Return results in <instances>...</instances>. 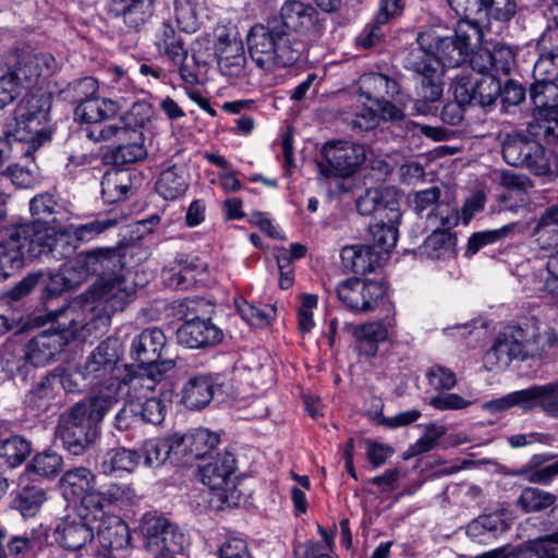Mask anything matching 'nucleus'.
Listing matches in <instances>:
<instances>
[{
    "instance_id": "obj_60",
    "label": "nucleus",
    "mask_w": 558,
    "mask_h": 558,
    "mask_svg": "<svg viewBox=\"0 0 558 558\" xmlns=\"http://www.w3.org/2000/svg\"><path fill=\"white\" fill-rule=\"evenodd\" d=\"M104 500L101 502V514L98 518H104L106 508L112 504H130L132 502L136 494L130 485L113 484L108 487L105 493H101Z\"/></svg>"
},
{
    "instance_id": "obj_6",
    "label": "nucleus",
    "mask_w": 558,
    "mask_h": 558,
    "mask_svg": "<svg viewBox=\"0 0 558 558\" xmlns=\"http://www.w3.org/2000/svg\"><path fill=\"white\" fill-rule=\"evenodd\" d=\"M93 302H86L82 313L83 326L88 332L92 330L104 332L109 326L111 314L124 310L132 300L134 290L120 277L99 279L93 289Z\"/></svg>"
},
{
    "instance_id": "obj_11",
    "label": "nucleus",
    "mask_w": 558,
    "mask_h": 558,
    "mask_svg": "<svg viewBox=\"0 0 558 558\" xmlns=\"http://www.w3.org/2000/svg\"><path fill=\"white\" fill-rule=\"evenodd\" d=\"M365 159L364 145L335 140L323 145L316 165L320 178H348L360 169Z\"/></svg>"
},
{
    "instance_id": "obj_23",
    "label": "nucleus",
    "mask_w": 558,
    "mask_h": 558,
    "mask_svg": "<svg viewBox=\"0 0 558 558\" xmlns=\"http://www.w3.org/2000/svg\"><path fill=\"white\" fill-rule=\"evenodd\" d=\"M166 336L159 328L151 327L144 329L136 336L131 345V355L141 366L153 367L159 365L162 350L166 347Z\"/></svg>"
},
{
    "instance_id": "obj_34",
    "label": "nucleus",
    "mask_w": 558,
    "mask_h": 558,
    "mask_svg": "<svg viewBox=\"0 0 558 558\" xmlns=\"http://www.w3.org/2000/svg\"><path fill=\"white\" fill-rule=\"evenodd\" d=\"M140 465V453L135 449L118 447L108 450L101 461V471L107 475L117 472L132 473Z\"/></svg>"
},
{
    "instance_id": "obj_36",
    "label": "nucleus",
    "mask_w": 558,
    "mask_h": 558,
    "mask_svg": "<svg viewBox=\"0 0 558 558\" xmlns=\"http://www.w3.org/2000/svg\"><path fill=\"white\" fill-rule=\"evenodd\" d=\"M131 189V174L125 170L107 171L101 180V194L107 203L124 199Z\"/></svg>"
},
{
    "instance_id": "obj_48",
    "label": "nucleus",
    "mask_w": 558,
    "mask_h": 558,
    "mask_svg": "<svg viewBox=\"0 0 558 558\" xmlns=\"http://www.w3.org/2000/svg\"><path fill=\"white\" fill-rule=\"evenodd\" d=\"M161 538V544H165V548H161V557L170 556L172 558H177V556L183 555L184 550L190 545L184 533H182L179 527L169 520L168 527L165 529Z\"/></svg>"
},
{
    "instance_id": "obj_52",
    "label": "nucleus",
    "mask_w": 558,
    "mask_h": 558,
    "mask_svg": "<svg viewBox=\"0 0 558 558\" xmlns=\"http://www.w3.org/2000/svg\"><path fill=\"white\" fill-rule=\"evenodd\" d=\"M62 457L56 452L45 451L36 454L28 465V470L43 477L58 474L62 468Z\"/></svg>"
},
{
    "instance_id": "obj_30",
    "label": "nucleus",
    "mask_w": 558,
    "mask_h": 558,
    "mask_svg": "<svg viewBox=\"0 0 558 558\" xmlns=\"http://www.w3.org/2000/svg\"><path fill=\"white\" fill-rule=\"evenodd\" d=\"M216 391V385L209 375L190 378L182 388V403L190 410H201L209 404Z\"/></svg>"
},
{
    "instance_id": "obj_32",
    "label": "nucleus",
    "mask_w": 558,
    "mask_h": 558,
    "mask_svg": "<svg viewBox=\"0 0 558 558\" xmlns=\"http://www.w3.org/2000/svg\"><path fill=\"white\" fill-rule=\"evenodd\" d=\"M168 527V519L159 515L145 514L142 519L140 530L143 536V547L153 557H161L162 533Z\"/></svg>"
},
{
    "instance_id": "obj_59",
    "label": "nucleus",
    "mask_w": 558,
    "mask_h": 558,
    "mask_svg": "<svg viewBox=\"0 0 558 558\" xmlns=\"http://www.w3.org/2000/svg\"><path fill=\"white\" fill-rule=\"evenodd\" d=\"M511 395L514 407H519L523 411H531L535 408L542 409L543 385H534L525 389L513 391Z\"/></svg>"
},
{
    "instance_id": "obj_43",
    "label": "nucleus",
    "mask_w": 558,
    "mask_h": 558,
    "mask_svg": "<svg viewBox=\"0 0 558 558\" xmlns=\"http://www.w3.org/2000/svg\"><path fill=\"white\" fill-rule=\"evenodd\" d=\"M515 228V223H509L498 229L484 230L473 233L469 238L465 254L469 256L476 254L482 247L505 239L511 234Z\"/></svg>"
},
{
    "instance_id": "obj_44",
    "label": "nucleus",
    "mask_w": 558,
    "mask_h": 558,
    "mask_svg": "<svg viewBox=\"0 0 558 558\" xmlns=\"http://www.w3.org/2000/svg\"><path fill=\"white\" fill-rule=\"evenodd\" d=\"M31 451V444L21 436H12L0 441V457L12 468L24 462Z\"/></svg>"
},
{
    "instance_id": "obj_8",
    "label": "nucleus",
    "mask_w": 558,
    "mask_h": 558,
    "mask_svg": "<svg viewBox=\"0 0 558 558\" xmlns=\"http://www.w3.org/2000/svg\"><path fill=\"white\" fill-rule=\"evenodd\" d=\"M4 241L9 262L15 267H23L26 259L49 254L56 257L59 238L53 227L44 222H29L11 229Z\"/></svg>"
},
{
    "instance_id": "obj_64",
    "label": "nucleus",
    "mask_w": 558,
    "mask_h": 558,
    "mask_svg": "<svg viewBox=\"0 0 558 558\" xmlns=\"http://www.w3.org/2000/svg\"><path fill=\"white\" fill-rule=\"evenodd\" d=\"M359 278H349L339 282L336 289L338 300L353 311H356L359 304Z\"/></svg>"
},
{
    "instance_id": "obj_27",
    "label": "nucleus",
    "mask_w": 558,
    "mask_h": 558,
    "mask_svg": "<svg viewBox=\"0 0 558 558\" xmlns=\"http://www.w3.org/2000/svg\"><path fill=\"white\" fill-rule=\"evenodd\" d=\"M94 525L96 538L105 549L114 551L128 547L130 530L119 517L105 512V517L99 518Z\"/></svg>"
},
{
    "instance_id": "obj_55",
    "label": "nucleus",
    "mask_w": 558,
    "mask_h": 558,
    "mask_svg": "<svg viewBox=\"0 0 558 558\" xmlns=\"http://www.w3.org/2000/svg\"><path fill=\"white\" fill-rule=\"evenodd\" d=\"M177 20L186 31H195L201 12L199 0H174Z\"/></svg>"
},
{
    "instance_id": "obj_45",
    "label": "nucleus",
    "mask_w": 558,
    "mask_h": 558,
    "mask_svg": "<svg viewBox=\"0 0 558 558\" xmlns=\"http://www.w3.org/2000/svg\"><path fill=\"white\" fill-rule=\"evenodd\" d=\"M384 283L374 280H361L359 286L357 312L373 311L386 295Z\"/></svg>"
},
{
    "instance_id": "obj_10",
    "label": "nucleus",
    "mask_w": 558,
    "mask_h": 558,
    "mask_svg": "<svg viewBox=\"0 0 558 558\" xmlns=\"http://www.w3.org/2000/svg\"><path fill=\"white\" fill-rule=\"evenodd\" d=\"M235 459L230 452L218 453L202 469V482L211 492L210 504L217 507H236L242 498L235 476Z\"/></svg>"
},
{
    "instance_id": "obj_33",
    "label": "nucleus",
    "mask_w": 558,
    "mask_h": 558,
    "mask_svg": "<svg viewBox=\"0 0 558 558\" xmlns=\"http://www.w3.org/2000/svg\"><path fill=\"white\" fill-rule=\"evenodd\" d=\"M392 327V322L387 319L385 323L372 322L356 328L355 337L359 341V352L367 356H374L378 350V343L388 337V328Z\"/></svg>"
},
{
    "instance_id": "obj_28",
    "label": "nucleus",
    "mask_w": 558,
    "mask_h": 558,
    "mask_svg": "<svg viewBox=\"0 0 558 558\" xmlns=\"http://www.w3.org/2000/svg\"><path fill=\"white\" fill-rule=\"evenodd\" d=\"M121 110V105L110 98L98 97L97 94L89 100L75 107L74 120L78 123L93 126L113 119Z\"/></svg>"
},
{
    "instance_id": "obj_61",
    "label": "nucleus",
    "mask_w": 558,
    "mask_h": 558,
    "mask_svg": "<svg viewBox=\"0 0 558 558\" xmlns=\"http://www.w3.org/2000/svg\"><path fill=\"white\" fill-rule=\"evenodd\" d=\"M453 96L457 101L466 105H475L476 95V76L475 75H460L452 85Z\"/></svg>"
},
{
    "instance_id": "obj_12",
    "label": "nucleus",
    "mask_w": 558,
    "mask_h": 558,
    "mask_svg": "<svg viewBox=\"0 0 558 558\" xmlns=\"http://www.w3.org/2000/svg\"><path fill=\"white\" fill-rule=\"evenodd\" d=\"M38 102L35 98L23 99L15 109L14 125L10 131L15 141L26 144L22 151L25 158H31L48 140L45 133L46 112Z\"/></svg>"
},
{
    "instance_id": "obj_38",
    "label": "nucleus",
    "mask_w": 558,
    "mask_h": 558,
    "mask_svg": "<svg viewBox=\"0 0 558 558\" xmlns=\"http://www.w3.org/2000/svg\"><path fill=\"white\" fill-rule=\"evenodd\" d=\"M399 223L400 221L390 222L384 217L371 222L369 232L373 240L372 245L377 251L381 252V256L389 253V251L396 246Z\"/></svg>"
},
{
    "instance_id": "obj_49",
    "label": "nucleus",
    "mask_w": 558,
    "mask_h": 558,
    "mask_svg": "<svg viewBox=\"0 0 558 558\" xmlns=\"http://www.w3.org/2000/svg\"><path fill=\"white\" fill-rule=\"evenodd\" d=\"M131 143L121 144L111 151L110 158L114 165H125L142 161L147 156V149L141 140H129Z\"/></svg>"
},
{
    "instance_id": "obj_29",
    "label": "nucleus",
    "mask_w": 558,
    "mask_h": 558,
    "mask_svg": "<svg viewBox=\"0 0 558 558\" xmlns=\"http://www.w3.org/2000/svg\"><path fill=\"white\" fill-rule=\"evenodd\" d=\"M361 94L373 104L393 98L400 92L398 82L383 73H365L357 81Z\"/></svg>"
},
{
    "instance_id": "obj_42",
    "label": "nucleus",
    "mask_w": 558,
    "mask_h": 558,
    "mask_svg": "<svg viewBox=\"0 0 558 558\" xmlns=\"http://www.w3.org/2000/svg\"><path fill=\"white\" fill-rule=\"evenodd\" d=\"M98 88L99 85L97 80L92 76H85L70 82L60 90V95L64 100L78 106L94 97L97 94Z\"/></svg>"
},
{
    "instance_id": "obj_2",
    "label": "nucleus",
    "mask_w": 558,
    "mask_h": 558,
    "mask_svg": "<svg viewBox=\"0 0 558 558\" xmlns=\"http://www.w3.org/2000/svg\"><path fill=\"white\" fill-rule=\"evenodd\" d=\"M554 329L539 331L535 325L527 328L510 326L497 337L494 345L485 354V363L493 366H507L512 360H542L548 349L557 342Z\"/></svg>"
},
{
    "instance_id": "obj_22",
    "label": "nucleus",
    "mask_w": 558,
    "mask_h": 558,
    "mask_svg": "<svg viewBox=\"0 0 558 558\" xmlns=\"http://www.w3.org/2000/svg\"><path fill=\"white\" fill-rule=\"evenodd\" d=\"M177 339L186 348L199 349L220 342L222 332L210 319L193 317L177 330Z\"/></svg>"
},
{
    "instance_id": "obj_9",
    "label": "nucleus",
    "mask_w": 558,
    "mask_h": 558,
    "mask_svg": "<svg viewBox=\"0 0 558 558\" xmlns=\"http://www.w3.org/2000/svg\"><path fill=\"white\" fill-rule=\"evenodd\" d=\"M459 211L450 204H441L426 215V229L432 233L421 246L422 254L430 259H450L457 255V235L451 230L458 226Z\"/></svg>"
},
{
    "instance_id": "obj_35",
    "label": "nucleus",
    "mask_w": 558,
    "mask_h": 558,
    "mask_svg": "<svg viewBox=\"0 0 558 558\" xmlns=\"http://www.w3.org/2000/svg\"><path fill=\"white\" fill-rule=\"evenodd\" d=\"M155 43L159 52L165 53L175 65L184 63L187 52L181 37L171 25L162 24L158 28Z\"/></svg>"
},
{
    "instance_id": "obj_18",
    "label": "nucleus",
    "mask_w": 558,
    "mask_h": 558,
    "mask_svg": "<svg viewBox=\"0 0 558 558\" xmlns=\"http://www.w3.org/2000/svg\"><path fill=\"white\" fill-rule=\"evenodd\" d=\"M555 68L549 60H538L533 70L534 82L530 86V97L535 106V114L558 109V84L555 82Z\"/></svg>"
},
{
    "instance_id": "obj_7",
    "label": "nucleus",
    "mask_w": 558,
    "mask_h": 558,
    "mask_svg": "<svg viewBox=\"0 0 558 558\" xmlns=\"http://www.w3.org/2000/svg\"><path fill=\"white\" fill-rule=\"evenodd\" d=\"M122 355V341L117 337H108L88 354L76 373L87 386L99 390L98 396H110L111 384H116L120 375L125 373V365L120 364Z\"/></svg>"
},
{
    "instance_id": "obj_14",
    "label": "nucleus",
    "mask_w": 558,
    "mask_h": 558,
    "mask_svg": "<svg viewBox=\"0 0 558 558\" xmlns=\"http://www.w3.org/2000/svg\"><path fill=\"white\" fill-rule=\"evenodd\" d=\"M62 493L68 499H80L77 512L83 518H98L101 514L102 494L95 489L96 477L87 468L66 471L61 480Z\"/></svg>"
},
{
    "instance_id": "obj_37",
    "label": "nucleus",
    "mask_w": 558,
    "mask_h": 558,
    "mask_svg": "<svg viewBox=\"0 0 558 558\" xmlns=\"http://www.w3.org/2000/svg\"><path fill=\"white\" fill-rule=\"evenodd\" d=\"M187 186L185 170L172 166L160 173L156 190L165 199H175L185 194Z\"/></svg>"
},
{
    "instance_id": "obj_58",
    "label": "nucleus",
    "mask_w": 558,
    "mask_h": 558,
    "mask_svg": "<svg viewBox=\"0 0 558 558\" xmlns=\"http://www.w3.org/2000/svg\"><path fill=\"white\" fill-rule=\"evenodd\" d=\"M46 500L44 489L28 487L23 489L16 499V507L24 517L34 515Z\"/></svg>"
},
{
    "instance_id": "obj_16",
    "label": "nucleus",
    "mask_w": 558,
    "mask_h": 558,
    "mask_svg": "<svg viewBox=\"0 0 558 558\" xmlns=\"http://www.w3.org/2000/svg\"><path fill=\"white\" fill-rule=\"evenodd\" d=\"M173 367L174 361L171 359L163 360L159 365H153V367L141 366V371L134 374L125 366V373L120 375L116 384H111L110 396L104 397L111 399V405L123 396L129 397L130 400H138L146 397L147 392L153 391L162 376Z\"/></svg>"
},
{
    "instance_id": "obj_24",
    "label": "nucleus",
    "mask_w": 558,
    "mask_h": 558,
    "mask_svg": "<svg viewBox=\"0 0 558 558\" xmlns=\"http://www.w3.org/2000/svg\"><path fill=\"white\" fill-rule=\"evenodd\" d=\"M56 69V60L49 53L23 52L10 71L25 89L34 85L41 75H49Z\"/></svg>"
},
{
    "instance_id": "obj_15",
    "label": "nucleus",
    "mask_w": 558,
    "mask_h": 558,
    "mask_svg": "<svg viewBox=\"0 0 558 558\" xmlns=\"http://www.w3.org/2000/svg\"><path fill=\"white\" fill-rule=\"evenodd\" d=\"M132 248L129 245H119L81 252L74 258L72 269L82 278L90 275L98 276L100 279L113 278L126 266L125 258Z\"/></svg>"
},
{
    "instance_id": "obj_63",
    "label": "nucleus",
    "mask_w": 558,
    "mask_h": 558,
    "mask_svg": "<svg viewBox=\"0 0 558 558\" xmlns=\"http://www.w3.org/2000/svg\"><path fill=\"white\" fill-rule=\"evenodd\" d=\"M428 384L437 391L450 390L457 384L456 374L441 365L432 366L426 373Z\"/></svg>"
},
{
    "instance_id": "obj_51",
    "label": "nucleus",
    "mask_w": 558,
    "mask_h": 558,
    "mask_svg": "<svg viewBox=\"0 0 558 558\" xmlns=\"http://www.w3.org/2000/svg\"><path fill=\"white\" fill-rule=\"evenodd\" d=\"M57 202L50 194H40L31 199L29 210L34 218L33 222L49 225L56 222Z\"/></svg>"
},
{
    "instance_id": "obj_5",
    "label": "nucleus",
    "mask_w": 558,
    "mask_h": 558,
    "mask_svg": "<svg viewBox=\"0 0 558 558\" xmlns=\"http://www.w3.org/2000/svg\"><path fill=\"white\" fill-rule=\"evenodd\" d=\"M247 45L252 60L265 71L294 64L303 48L301 43L292 40L283 31L262 24L251 28Z\"/></svg>"
},
{
    "instance_id": "obj_41",
    "label": "nucleus",
    "mask_w": 558,
    "mask_h": 558,
    "mask_svg": "<svg viewBox=\"0 0 558 558\" xmlns=\"http://www.w3.org/2000/svg\"><path fill=\"white\" fill-rule=\"evenodd\" d=\"M557 500L556 495L538 487H525L519 498L517 506L524 513L539 512L554 506Z\"/></svg>"
},
{
    "instance_id": "obj_3",
    "label": "nucleus",
    "mask_w": 558,
    "mask_h": 558,
    "mask_svg": "<svg viewBox=\"0 0 558 558\" xmlns=\"http://www.w3.org/2000/svg\"><path fill=\"white\" fill-rule=\"evenodd\" d=\"M111 408V399L94 396L77 402L61 416V438L75 456L83 454L99 436V422Z\"/></svg>"
},
{
    "instance_id": "obj_40",
    "label": "nucleus",
    "mask_w": 558,
    "mask_h": 558,
    "mask_svg": "<svg viewBox=\"0 0 558 558\" xmlns=\"http://www.w3.org/2000/svg\"><path fill=\"white\" fill-rule=\"evenodd\" d=\"M169 450L170 447L162 438L147 439L135 449L140 453V464L148 469L163 465L169 459Z\"/></svg>"
},
{
    "instance_id": "obj_26",
    "label": "nucleus",
    "mask_w": 558,
    "mask_h": 558,
    "mask_svg": "<svg viewBox=\"0 0 558 558\" xmlns=\"http://www.w3.org/2000/svg\"><path fill=\"white\" fill-rule=\"evenodd\" d=\"M340 258L343 267L357 275L374 272L383 260L381 252L372 244H352L341 248Z\"/></svg>"
},
{
    "instance_id": "obj_62",
    "label": "nucleus",
    "mask_w": 558,
    "mask_h": 558,
    "mask_svg": "<svg viewBox=\"0 0 558 558\" xmlns=\"http://www.w3.org/2000/svg\"><path fill=\"white\" fill-rule=\"evenodd\" d=\"M440 197V189L437 186H433L423 191H418L414 194L412 199V208L416 214H423L427 211V215L430 211H434L436 207L441 204H446L445 202L439 201Z\"/></svg>"
},
{
    "instance_id": "obj_17",
    "label": "nucleus",
    "mask_w": 558,
    "mask_h": 558,
    "mask_svg": "<svg viewBox=\"0 0 558 558\" xmlns=\"http://www.w3.org/2000/svg\"><path fill=\"white\" fill-rule=\"evenodd\" d=\"M148 111L143 104H134L131 110L117 120H107L87 130V136L94 142H125L126 140H141L140 129L148 120Z\"/></svg>"
},
{
    "instance_id": "obj_19",
    "label": "nucleus",
    "mask_w": 558,
    "mask_h": 558,
    "mask_svg": "<svg viewBox=\"0 0 558 558\" xmlns=\"http://www.w3.org/2000/svg\"><path fill=\"white\" fill-rule=\"evenodd\" d=\"M356 208L361 215L380 217L390 222L401 221L399 208V194L393 187L368 189L356 201Z\"/></svg>"
},
{
    "instance_id": "obj_21",
    "label": "nucleus",
    "mask_w": 558,
    "mask_h": 558,
    "mask_svg": "<svg viewBox=\"0 0 558 558\" xmlns=\"http://www.w3.org/2000/svg\"><path fill=\"white\" fill-rule=\"evenodd\" d=\"M99 518H83L78 512L75 518L61 520L56 530V541L65 549L78 550L95 537V525Z\"/></svg>"
},
{
    "instance_id": "obj_25",
    "label": "nucleus",
    "mask_w": 558,
    "mask_h": 558,
    "mask_svg": "<svg viewBox=\"0 0 558 558\" xmlns=\"http://www.w3.org/2000/svg\"><path fill=\"white\" fill-rule=\"evenodd\" d=\"M318 12L310 3L300 0H288L280 9V19L286 28L299 34L314 32L318 23Z\"/></svg>"
},
{
    "instance_id": "obj_13",
    "label": "nucleus",
    "mask_w": 558,
    "mask_h": 558,
    "mask_svg": "<svg viewBox=\"0 0 558 558\" xmlns=\"http://www.w3.org/2000/svg\"><path fill=\"white\" fill-rule=\"evenodd\" d=\"M504 160L512 167L529 169L535 175L551 172L545 149L536 137L523 133L508 134L501 146Z\"/></svg>"
},
{
    "instance_id": "obj_1",
    "label": "nucleus",
    "mask_w": 558,
    "mask_h": 558,
    "mask_svg": "<svg viewBox=\"0 0 558 558\" xmlns=\"http://www.w3.org/2000/svg\"><path fill=\"white\" fill-rule=\"evenodd\" d=\"M483 32L475 21L460 20L454 34L444 36L435 29L422 32L417 36L418 49L412 52L411 68L418 75L415 108L428 113L429 106L442 95V68L463 64L470 51L478 47Z\"/></svg>"
},
{
    "instance_id": "obj_20",
    "label": "nucleus",
    "mask_w": 558,
    "mask_h": 558,
    "mask_svg": "<svg viewBox=\"0 0 558 558\" xmlns=\"http://www.w3.org/2000/svg\"><path fill=\"white\" fill-rule=\"evenodd\" d=\"M215 53L222 75L238 80L246 74V58L243 43L229 34L219 35L215 44Z\"/></svg>"
},
{
    "instance_id": "obj_53",
    "label": "nucleus",
    "mask_w": 558,
    "mask_h": 558,
    "mask_svg": "<svg viewBox=\"0 0 558 558\" xmlns=\"http://www.w3.org/2000/svg\"><path fill=\"white\" fill-rule=\"evenodd\" d=\"M185 441L189 445L190 457L201 458L208 450L217 446L219 438L207 429H198L194 433L185 434Z\"/></svg>"
},
{
    "instance_id": "obj_46",
    "label": "nucleus",
    "mask_w": 558,
    "mask_h": 558,
    "mask_svg": "<svg viewBox=\"0 0 558 558\" xmlns=\"http://www.w3.org/2000/svg\"><path fill=\"white\" fill-rule=\"evenodd\" d=\"M65 379L66 377L64 375H47L29 392V403L40 405L53 399L56 390L61 386H65Z\"/></svg>"
},
{
    "instance_id": "obj_4",
    "label": "nucleus",
    "mask_w": 558,
    "mask_h": 558,
    "mask_svg": "<svg viewBox=\"0 0 558 558\" xmlns=\"http://www.w3.org/2000/svg\"><path fill=\"white\" fill-rule=\"evenodd\" d=\"M49 316L56 327L41 331L27 344L26 356L35 366L49 363L80 330L85 329L82 313L75 304L52 311Z\"/></svg>"
},
{
    "instance_id": "obj_57",
    "label": "nucleus",
    "mask_w": 558,
    "mask_h": 558,
    "mask_svg": "<svg viewBox=\"0 0 558 558\" xmlns=\"http://www.w3.org/2000/svg\"><path fill=\"white\" fill-rule=\"evenodd\" d=\"M236 307L241 317L254 327H265L270 324L274 310L268 306L256 307L246 301H241L236 302Z\"/></svg>"
},
{
    "instance_id": "obj_31",
    "label": "nucleus",
    "mask_w": 558,
    "mask_h": 558,
    "mask_svg": "<svg viewBox=\"0 0 558 558\" xmlns=\"http://www.w3.org/2000/svg\"><path fill=\"white\" fill-rule=\"evenodd\" d=\"M111 13L133 29H138L153 14L151 0H113Z\"/></svg>"
},
{
    "instance_id": "obj_56",
    "label": "nucleus",
    "mask_w": 558,
    "mask_h": 558,
    "mask_svg": "<svg viewBox=\"0 0 558 558\" xmlns=\"http://www.w3.org/2000/svg\"><path fill=\"white\" fill-rule=\"evenodd\" d=\"M494 73L508 75L517 64V49L505 45L496 44L492 50Z\"/></svg>"
},
{
    "instance_id": "obj_50",
    "label": "nucleus",
    "mask_w": 558,
    "mask_h": 558,
    "mask_svg": "<svg viewBox=\"0 0 558 558\" xmlns=\"http://www.w3.org/2000/svg\"><path fill=\"white\" fill-rule=\"evenodd\" d=\"M500 95V82L496 75L476 76L475 105L490 107Z\"/></svg>"
},
{
    "instance_id": "obj_39",
    "label": "nucleus",
    "mask_w": 558,
    "mask_h": 558,
    "mask_svg": "<svg viewBox=\"0 0 558 558\" xmlns=\"http://www.w3.org/2000/svg\"><path fill=\"white\" fill-rule=\"evenodd\" d=\"M526 132L547 144L558 142V109L535 114L534 119L527 123Z\"/></svg>"
},
{
    "instance_id": "obj_47",
    "label": "nucleus",
    "mask_w": 558,
    "mask_h": 558,
    "mask_svg": "<svg viewBox=\"0 0 558 558\" xmlns=\"http://www.w3.org/2000/svg\"><path fill=\"white\" fill-rule=\"evenodd\" d=\"M555 533L529 541L521 558H558V541Z\"/></svg>"
},
{
    "instance_id": "obj_54",
    "label": "nucleus",
    "mask_w": 558,
    "mask_h": 558,
    "mask_svg": "<svg viewBox=\"0 0 558 558\" xmlns=\"http://www.w3.org/2000/svg\"><path fill=\"white\" fill-rule=\"evenodd\" d=\"M118 223L117 219L113 218H101L93 221L82 223L73 229V236L80 242H90L97 239L101 233L116 227Z\"/></svg>"
}]
</instances>
